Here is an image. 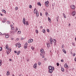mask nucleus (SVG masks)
I'll return each instance as SVG.
<instances>
[{"label": "nucleus", "mask_w": 76, "mask_h": 76, "mask_svg": "<svg viewBox=\"0 0 76 76\" xmlns=\"http://www.w3.org/2000/svg\"><path fill=\"white\" fill-rule=\"evenodd\" d=\"M49 72L50 73H52L53 72V70H54V67H52L51 66H50L49 67Z\"/></svg>", "instance_id": "1"}, {"label": "nucleus", "mask_w": 76, "mask_h": 76, "mask_svg": "<svg viewBox=\"0 0 76 76\" xmlns=\"http://www.w3.org/2000/svg\"><path fill=\"white\" fill-rule=\"evenodd\" d=\"M50 44H51V45H53V39H52V38L51 37H50Z\"/></svg>", "instance_id": "2"}, {"label": "nucleus", "mask_w": 76, "mask_h": 76, "mask_svg": "<svg viewBox=\"0 0 76 76\" xmlns=\"http://www.w3.org/2000/svg\"><path fill=\"white\" fill-rule=\"evenodd\" d=\"M49 3V2L48 1H45V5H46V7H48V4Z\"/></svg>", "instance_id": "3"}, {"label": "nucleus", "mask_w": 76, "mask_h": 76, "mask_svg": "<svg viewBox=\"0 0 76 76\" xmlns=\"http://www.w3.org/2000/svg\"><path fill=\"white\" fill-rule=\"evenodd\" d=\"M25 22H26V21L25 20V18H23V24H24V25H26Z\"/></svg>", "instance_id": "4"}, {"label": "nucleus", "mask_w": 76, "mask_h": 76, "mask_svg": "<svg viewBox=\"0 0 76 76\" xmlns=\"http://www.w3.org/2000/svg\"><path fill=\"white\" fill-rule=\"evenodd\" d=\"M15 32H16V31H10V34H13V35H14L15 33Z\"/></svg>", "instance_id": "5"}, {"label": "nucleus", "mask_w": 76, "mask_h": 76, "mask_svg": "<svg viewBox=\"0 0 76 76\" xmlns=\"http://www.w3.org/2000/svg\"><path fill=\"white\" fill-rule=\"evenodd\" d=\"M27 45H28V43L26 42L25 43L24 46V48L25 49L27 48Z\"/></svg>", "instance_id": "6"}, {"label": "nucleus", "mask_w": 76, "mask_h": 76, "mask_svg": "<svg viewBox=\"0 0 76 76\" xmlns=\"http://www.w3.org/2000/svg\"><path fill=\"white\" fill-rule=\"evenodd\" d=\"M64 67H66L67 69L69 68V66H67V64L66 63H65L64 65Z\"/></svg>", "instance_id": "7"}, {"label": "nucleus", "mask_w": 76, "mask_h": 76, "mask_svg": "<svg viewBox=\"0 0 76 76\" xmlns=\"http://www.w3.org/2000/svg\"><path fill=\"white\" fill-rule=\"evenodd\" d=\"M40 52L41 53H42H42H44V54H45V52H44V50H43V49H41Z\"/></svg>", "instance_id": "8"}, {"label": "nucleus", "mask_w": 76, "mask_h": 76, "mask_svg": "<svg viewBox=\"0 0 76 76\" xmlns=\"http://www.w3.org/2000/svg\"><path fill=\"white\" fill-rule=\"evenodd\" d=\"M71 9H75V5H72L71 6Z\"/></svg>", "instance_id": "9"}, {"label": "nucleus", "mask_w": 76, "mask_h": 76, "mask_svg": "<svg viewBox=\"0 0 76 76\" xmlns=\"http://www.w3.org/2000/svg\"><path fill=\"white\" fill-rule=\"evenodd\" d=\"M37 64L36 63L34 65V68L35 69H36V68H37Z\"/></svg>", "instance_id": "10"}, {"label": "nucleus", "mask_w": 76, "mask_h": 76, "mask_svg": "<svg viewBox=\"0 0 76 76\" xmlns=\"http://www.w3.org/2000/svg\"><path fill=\"white\" fill-rule=\"evenodd\" d=\"M76 14V12H75V11H74L72 12V15L73 16H75V14Z\"/></svg>", "instance_id": "11"}, {"label": "nucleus", "mask_w": 76, "mask_h": 76, "mask_svg": "<svg viewBox=\"0 0 76 76\" xmlns=\"http://www.w3.org/2000/svg\"><path fill=\"white\" fill-rule=\"evenodd\" d=\"M52 40L54 44H56V39H53Z\"/></svg>", "instance_id": "12"}, {"label": "nucleus", "mask_w": 76, "mask_h": 76, "mask_svg": "<svg viewBox=\"0 0 76 76\" xmlns=\"http://www.w3.org/2000/svg\"><path fill=\"white\" fill-rule=\"evenodd\" d=\"M37 12H37V10H36V8H35L34 10V13L35 14Z\"/></svg>", "instance_id": "13"}, {"label": "nucleus", "mask_w": 76, "mask_h": 76, "mask_svg": "<svg viewBox=\"0 0 76 76\" xmlns=\"http://www.w3.org/2000/svg\"><path fill=\"white\" fill-rule=\"evenodd\" d=\"M37 4L38 5V6H41V3L40 2L37 3Z\"/></svg>", "instance_id": "14"}, {"label": "nucleus", "mask_w": 76, "mask_h": 76, "mask_svg": "<svg viewBox=\"0 0 76 76\" xmlns=\"http://www.w3.org/2000/svg\"><path fill=\"white\" fill-rule=\"evenodd\" d=\"M48 19L50 23H51V20L50 19V18L49 17H48Z\"/></svg>", "instance_id": "15"}, {"label": "nucleus", "mask_w": 76, "mask_h": 76, "mask_svg": "<svg viewBox=\"0 0 76 76\" xmlns=\"http://www.w3.org/2000/svg\"><path fill=\"white\" fill-rule=\"evenodd\" d=\"M36 15L37 17H38L39 16V14L38 13V12H37L36 13Z\"/></svg>", "instance_id": "16"}, {"label": "nucleus", "mask_w": 76, "mask_h": 76, "mask_svg": "<svg viewBox=\"0 0 76 76\" xmlns=\"http://www.w3.org/2000/svg\"><path fill=\"white\" fill-rule=\"evenodd\" d=\"M6 48H5L6 50H9V47L7 45L6 46Z\"/></svg>", "instance_id": "17"}, {"label": "nucleus", "mask_w": 76, "mask_h": 76, "mask_svg": "<svg viewBox=\"0 0 76 76\" xmlns=\"http://www.w3.org/2000/svg\"><path fill=\"white\" fill-rule=\"evenodd\" d=\"M7 76H9V75H10V73H9V72L8 71L7 72Z\"/></svg>", "instance_id": "18"}, {"label": "nucleus", "mask_w": 76, "mask_h": 76, "mask_svg": "<svg viewBox=\"0 0 76 76\" xmlns=\"http://www.w3.org/2000/svg\"><path fill=\"white\" fill-rule=\"evenodd\" d=\"M2 11L3 12H4V13H6V11H5V10H2Z\"/></svg>", "instance_id": "19"}, {"label": "nucleus", "mask_w": 76, "mask_h": 76, "mask_svg": "<svg viewBox=\"0 0 76 76\" xmlns=\"http://www.w3.org/2000/svg\"><path fill=\"white\" fill-rule=\"evenodd\" d=\"M20 51L19 50V51L18 52V53H17V55H19V54H20Z\"/></svg>", "instance_id": "20"}, {"label": "nucleus", "mask_w": 76, "mask_h": 76, "mask_svg": "<svg viewBox=\"0 0 76 76\" xmlns=\"http://www.w3.org/2000/svg\"><path fill=\"white\" fill-rule=\"evenodd\" d=\"M9 35H8L7 34L6 35H5V38H9Z\"/></svg>", "instance_id": "21"}, {"label": "nucleus", "mask_w": 76, "mask_h": 76, "mask_svg": "<svg viewBox=\"0 0 76 76\" xmlns=\"http://www.w3.org/2000/svg\"><path fill=\"white\" fill-rule=\"evenodd\" d=\"M47 46L48 47H50V43H48Z\"/></svg>", "instance_id": "22"}, {"label": "nucleus", "mask_w": 76, "mask_h": 76, "mask_svg": "<svg viewBox=\"0 0 76 76\" xmlns=\"http://www.w3.org/2000/svg\"><path fill=\"white\" fill-rule=\"evenodd\" d=\"M63 16H64V18L66 19V15H65V14H64V13L63 14Z\"/></svg>", "instance_id": "23"}, {"label": "nucleus", "mask_w": 76, "mask_h": 76, "mask_svg": "<svg viewBox=\"0 0 76 76\" xmlns=\"http://www.w3.org/2000/svg\"><path fill=\"white\" fill-rule=\"evenodd\" d=\"M63 51H64V53H65V54H66V51L65 50H64V49H63Z\"/></svg>", "instance_id": "24"}, {"label": "nucleus", "mask_w": 76, "mask_h": 76, "mask_svg": "<svg viewBox=\"0 0 76 76\" xmlns=\"http://www.w3.org/2000/svg\"><path fill=\"white\" fill-rule=\"evenodd\" d=\"M26 25H29V23H28V21H26Z\"/></svg>", "instance_id": "25"}, {"label": "nucleus", "mask_w": 76, "mask_h": 76, "mask_svg": "<svg viewBox=\"0 0 76 76\" xmlns=\"http://www.w3.org/2000/svg\"><path fill=\"white\" fill-rule=\"evenodd\" d=\"M38 64L39 66H40L41 64V63L40 62H38Z\"/></svg>", "instance_id": "26"}, {"label": "nucleus", "mask_w": 76, "mask_h": 76, "mask_svg": "<svg viewBox=\"0 0 76 76\" xmlns=\"http://www.w3.org/2000/svg\"><path fill=\"white\" fill-rule=\"evenodd\" d=\"M7 24H10V21H7Z\"/></svg>", "instance_id": "27"}, {"label": "nucleus", "mask_w": 76, "mask_h": 76, "mask_svg": "<svg viewBox=\"0 0 76 76\" xmlns=\"http://www.w3.org/2000/svg\"><path fill=\"white\" fill-rule=\"evenodd\" d=\"M62 48H64V45L63 44L62 45Z\"/></svg>", "instance_id": "28"}, {"label": "nucleus", "mask_w": 76, "mask_h": 76, "mask_svg": "<svg viewBox=\"0 0 76 76\" xmlns=\"http://www.w3.org/2000/svg\"><path fill=\"white\" fill-rule=\"evenodd\" d=\"M18 48H20V47H21V44H20H20L18 45Z\"/></svg>", "instance_id": "29"}, {"label": "nucleus", "mask_w": 76, "mask_h": 76, "mask_svg": "<svg viewBox=\"0 0 76 76\" xmlns=\"http://www.w3.org/2000/svg\"><path fill=\"white\" fill-rule=\"evenodd\" d=\"M61 70L62 72H64V68H62L61 69Z\"/></svg>", "instance_id": "30"}, {"label": "nucleus", "mask_w": 76, "mask_h": 76, "mask_svg": "<svg viewBox=\"0 0 76 76\" xmlns=\"http://www.w3.org/2000/svg\"><path fill=\"white\" fill-rule=\"evenodd\" d=\"M43 32L45 34V29L43 30Z\"/></svg>", "instance_id": "31"}, {"label": "nucleus", "mask_w": 76, "mask_h": 76, "mask_svg": "<svg viewBox=\"0 0 76 76\" xmlns=\"http://www.w3.org/2000/svg\"><path fill=\"white\" fill-rule=\"evenodd\" d=\"M45 15L46 16H47L48 15V12H45Z\"/></svg>", "instance_id": "32"}, {"label": "nucleus", "mask_w": 76, "mask_h": 76, "mask_svg": "<svg viewBox=\"0 0 76 76\" xmlns=\"http://www.w3.org/2000/svg\"><path fill=\"white\" fill-rule=\"evenodd\" d=\"M2 61H1V59H0V66H1V62Z\"/></svg>", "instance_id": "33"}, {"label": "nucleus", "mask_w": 76, "mask_h": 76, "mask_svg": "<svg viewBox=\"0 0 76 76\" xmlns=\"http://www.w3.org/2000/svg\"><path fill=\"white\" fill-rule=\"evenodd\" d=\"M31 49L32 50H34V48L33 47H31Z\"/></svg>", "instance_id": "34"}, {"label": "nucleus", "mask_w": 76, "mask_h": 76, "mask_svg": "<svg viewBox=\"0 0 76 76\" xmlns=\"http://www.w3.org/2000/svg\"><path fill=\"white\" fill-rule=\"evenodd\" d=\"M20 44V42H18V43H16V44H17V45H19V44Z\"/></svg>", "instance_id": "35"}, {"label": "nucleus", "mask_w": 76, "mask_h": 76, "mask_svg": "<svg viewBox=\"0 0 76 76\" xmlns=\"http://www.w3.org/2000/svg\"><path fill=\"white\" fill-rule=\"evenodd\" d=\"M28 43H30L31 42V40L30 39L28 41Z\"/></svg>", "instance_id": "36"}, {"label": "nucleus", "mask_w": 76, "mask_h": 76, "mask_svg": "<svg viewBox=\"0 0 76 76\" xmlns=\"http://www.w3.org/2000/svg\"><path fill=\"white\" fill-rule=\"evenodd\" d=\"M15 10H17L18 9V7H16L15 8Z\"/></svg>", "instance_id": "37"}, {"label": "nucleus", "mask_w": 76, "mask_h": 76, "mask_svg": "<svg viewBox=\"0 0 76 76\" xmlns=\"http://www.w3.org/2000/svg\"><path fill=\"white\" fill-rule=\"evenodd\" d=\"M32 5H29V7L30 9H31V8H32Z\"/></svg>", "instance_id": "38"}, {"label": "nucleus", "mask_w": 76, "mask_h": 76, "mask_svg": "<svg viewBox=\"0 0 76 76\" xmlns=\"http://www.w3.org/2000/svg\"><path fill=\"white\" fill-rule=\"evenodd\" d=\"M38 31L37 30H36V32L37 34H38Z\"/></svg>", "instance_id": "39"}, {"label": "nucleus", "mask_w": 76, "mask_h": 76, "mask_svg": "<svg viewBox=\"0 0 76 76\" xmlns=\"http://www.w3.org/2000/svg\"><path fill=\"white\" fill-rule=\"evenodd\" d=\"M30 39L31 40V42H33V39Z\"/></svg>", "instance_id": "40"}, {"label": "nucleus", "mask_w": 76, "mask_h": 76, "mask_svg": "<svg viewBox=\"0 0 76 76\" xmlns=\"http://www.w3.org/2000/svg\"><path fill=\"white\" fill-rule=\"evenodd\" d=\"M14 29H15V28L14 27L11 28L12 30H14Z\"/></svg>", "instance_id": "41"}, {"label": "nucleus", "mask_w": 76, "mask_h": 76, "mask_svg": "<svg viewBox=\"0 0 76 76\" xmlns=\"http://www.w3.org/2000/svg\"><path fill=\"white\" fill-rule=\"evenodd\" d=\"M47 31L48 32H50V30H49V29H47Z\"/></svg>", "instance_id": "42"}, {"label": "nucleus", "mask_w": 76, "mask_h": 76, "mask_svg": "<svg viewBox=\"0 0 76 76\" xmlns=\"http://www.w3.org/2000/svg\"><path fill=\"white\" fill-rule=\"evenodd\" d=\"M57 64V66H59V64L58 63H57L56 64Z\"/></svg>", "instance_id": "43"}, {"label": "nucleus", "mask_w": 76, "mask_h": 76, "mask_svg": "<svg viewBox=\"0 0 76 76\" xmlns=\"http://www.w3.org/2000/svg\"><path fill=\"white\" fill-rule=\"evenodd\" d=\"M8 50H9V51H10V52H11V49H8Z\"/></svg>", "instance_id": "44"}, {"label": "nucleus", "mask_w": 76, "mask_h": 76, "mask_svg": "<svg viewBox=\"0 0 76 76\" xmlns=\"http://www.w3.org/2000/svg\"><path fill=\"white\" fill-rule=\"evenodd\" d=\"M2 48L1 47H0V51H1L2 50Z\"/></svg>", "instance_id": "45"}, {"label": "nucleus", "mask_w": 76, "mask_h": 76, "mask_svg": "<svg viewBox=\"0 0 76 76\" xmlns=\"http://www.w3.org/2000/svg\"><path fill=\"white\" fill-rule=\"evenodd\" d=\"M18 29L17 28L15 30V32H17V31H18Z\"/></svg>", "instance_id": "46"}, {"label": "nucleus", "mask_w": 76, "mask_h": 76, "mask_svg": "<svg viewBox=\"0 0 76 76\" xmlns=\"http://www.w3.org/2000/svg\"><path fill=\"white\" fill-rule=\"evenodd\" d=\"M5 22H6V21L3 20L2 21V23H4Z\"/></svg>", "instance_id": "47"}, {"label": "nucleus", "mask_w": 76, "mask_h": 76, "mask_svg": "<svg viewBox=\"0 0 76 76\" xmlns=\"http://www.w3.org/2000/svg\"><path fill=\"white\" fill-rule=\"evenodd\" d=\"M14 53H17V51H16V50L14 51Z\"/></svg>", "instance_id": "48"}, {"label": "nucleus", "mask_w": 76, "mask_h": 76, "mask_svg": "<svg viewBox=\"0 0 76 76\" xmlns=\"http://www.w3.org/2000/svg\"><path fill=\"white\" fill-rule=\"evenodd\" d=\"M40 16H42V12H40Z\"/></svg>", "instance_id": "49"}, {"label": "nucleus", "mask_w": 76, "mask_h": 76, "mask_svg": "<svg viewBox=\"0 0 76 76\" xmlns=\"http://www.w3.org/2000/svg\"><path fill=\"white\" fill-rule=\"evenodd\" d=\"M4 20H6V18H4Z\"/></svg>", "instance_id": "50"}, {"label": "nucleus", "mask_w": 76, "mask_h": 76, "mask_svg": "<svg viewBox=\"0 0 76 76\" xmlns=\"http://www.w3.org/2000/svg\"><path fill=\"white\" fill-rule=\"evenodd\" d=\"M61 62H63V61H64L63 60V59H61Z\"/></svg>", "instance_id": "51"}, {"label": "nucleus", "mask_w": 76, "mask_h": 76, "mask_svg": "<svg viewBox=\"0 0 76 76\" xmlns=\"http://www.w3.org/2000/svg\"><path fill=\"white\" fill-rule=\"evenodd\" d=\"M75 55H76V54H75L74 53V54H73V56L74 57V56H75Z\"/></svg>", "instance_id": "52"}, {"label": "nucleus", "mask_w": 76, "mask_h": 76, "mask_svg": "<svg viewBox=\"0 0 76 76\" xmlns=\"http://www.w3.org/2000/svg\"><path fill=\"white\" fill-rule=\"evenodd\" d=\"M21 40H23V39H24V38H21Z\"/></svg>", "instance_id": "53"}, {"label": "nucleus", "mask_w": 76, "mask_h": 76, "mask_svg": "<svg viewBox=\"0 0 76 76\" xmlns=\"http://www.w3.org/2000/svg\"><path fill=\"white\" fill-rule=\"evenodd\" d=\"M0 15H1V16H3V15L2 14L0 13Z\"/></svg>", "instance_id": "54"}, {"label": "nucleus", "mask_w": 76, "mask_h": 76, "mask_svg": "<svg viewBox=\"0 0 76 76\" xmlns=\"http://www.w3.org/2000/svg\"><path fill=\"white\" fill-rule=\"evenodd\" d=\"M19 39L18 38H17L16 39L17 41H19Z\"/></svg>", "instance_id": "55"}, {"label": "nucleus", "mask_w": 76, "mask_h": 76, "mask_svg": "<svg viewBox=\"0 0 76 76\" xmlns=\"http://www.w3.org/2000/svg\"><path fill=\"white\" fill-rule=\"evenodd\" d=\"M7 54H9V52H7Z\"/></svg>", "instance_id": "56"}, {"label": "nucleus", "mask_w": 76, "mask_h": 76, "mask_svg": "<svg viewBox=\"0 0 76 76\" xmlns=\"http://www.w3.org/2000/svg\"><path fill=\"white\" fill-rule=\"evenodd\" d=\"M40 28H41V29H42V26H41L40 27Z\"/></svg>", "instance_id": "57"}, {"label": "nucleus", "mask_w": 76, "mask_h": 76, "mask_svg": "<svg viewBox=\"0 0 76 76\" xmlns=\"http://www.w3.org/2000/svg\"><path fill=\"white\" fill-rule=\"evenodd\" d=\"M0 35H2V33H1V32H0Z\"/></svg>", "instance_id": "58"}, {"label": "nucleus", "mask_w": 76, "mask_h": 76, "mask_svg": "<svg viewBox=\"0 0 76 76\" xmlns=\"http://www.w3.org/2000/svg\"><path fill=\"white\" fill-rule=\"evenodd\" d=\"M41 56H42V53H40Z\"/></svg>", "instance_id": "59"}, {"label": "nucleus", "mask_w": 76, "mask_h": 76, "mask_svg": "<svg viewBox=\"0 0 76 76\" xmlns=\"http://www.w3.org/2000/svg\"><path fill=\"white\" fill-rule=\"evenodd\" d=\"M45 56H42V58H44Z\"/></svg>", "instance_id": "60"}, {"label": "nucleus", "mask_w": 76, "mask_h": 76, "mask_svg": "<svg viewBox=\"0 0 76 76\" xmlns=\"http://www.w3.org/2000/svg\"><path fill=\"white\" fill-rule=\"evenodd\" d=\"M69 26H70V24H69L68 25Z\"/></svg>", "instance_id": "61"}, {"label": "nucleus", "mask_w": 76, "mask_h": 76, "mask_svg": "<svg viewBox=\"0 0 76 76\" xmlns=\"http://www.w3.org/2000/svg\"><path fill=\"white\" fill-rule=\"evenodd\" d=\"M9 60H10V61H12V59H10Z\"/></svg>", "instance_id": "62"}, {"label": "nucleus", "mask_w": 76, "mask_h": 76, "mask_svg": "<svg viewBox=\"0 0 76 76\" xmlns=\"http://www.w3.org/2000/svg\"><path fill=\"white\" fill-rule=\"evenodd\" d=\"M75 61H76V58H75Z\"/></svg>", "instance_id": "63"}, {"label": "nucleus", "mask_w": 76, "mask_h": 76, "mask_svg": "<svg viewBox=\"0 0 76 76\" xmlns=\"http://www.w3.org/2000/svg\"><path fill=\"white\" fill-rule=\"evenodd\" d=\"M3 35H6V33H4V34H3Z\"/></svg>", "instance_id": "64"}]
</instances>
